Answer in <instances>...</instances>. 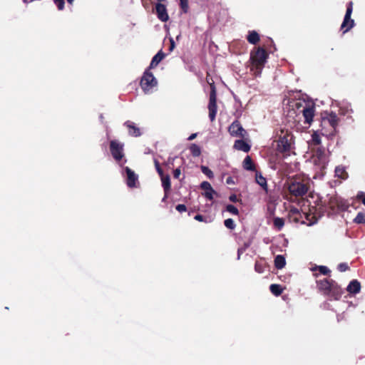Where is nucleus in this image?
Returning <instances> with one entry per match:
<instances>
[{
  "mask_svg": "<svg viewBox=\"0 0 365 365\" xmlns=\"http://www.w3.org/2000/svg\"><path fill=\"white\" fill-rule=\"evenodd\" d=\"M180 173H181L180 169V168H176L173 171V176H174V178H179V177L180 175Z\"/></svg>",
  "mask_w": 365,
  "mask_h": 365,
  "instance_id": "obj_44",
  "label": "nucleus"
},
{
  "mask_svg": "<svg viewBox=\"0 0 365 365\" xmlns=\"http://www.w3.org/2000/svg\"><path fill=\"white\" fill-rule=\"evenodd\" d=\"M327 306H328V303H324V308H327Z\"/></svg>",
  "mask_w": 365,
  "mask_h": 365,
  "instance_id": "obj_54",
  "label": "nucleus"
},
{
  "mask_svg": "<svg viewBox=\"0 0 365 365\" xmlns=\"http://www.w3.org/2000/svg\"><path fill=\"white\" fill-rule=\"evenodd\" d=\"M312 140L315 145L321 144V137L317 133H314L312 135Z\"/></svg>",
  "mask_w": 365,
  "mask_h": 365,
  "instance_id": "obj_36",
  "label": "nucleus"
},
{
  "mask_svg": "<svg viewBox=\"0 0 365 365\" xmlns=\"http://www.w3.org/2000/svg\"><path fill=\"white\" fill-rule=\"evenodd\" d=\"M194 219L195 220L199 221V222H203L204 221V217L202 215H195Z\"/></svg>",
  "mask_w": 365,
  "mask_h": 365,
  "instance_id": "obj_47",
  "label": "nucleus"
},
{
  "mask_svg": "<svg viewBox=\"0 0 365 365\" xmlns=\"http://www.w3.org/2000/svg\"><path fill=\"white\" fill-rule=\"evenodd\" d=\"M229 200L232 202H238L239 201V199L237 197V196L235 194H232L231 195L230 197H229Z\"/></svg>",
  "mask_w": 365,
  "mask_h": 365,
  "instance_id": "obj_45",
  "label": "nucleus"
},
{
  "mask_svg": "<svg viewBox=\"0 0 365 365\" xmlns=\"http://www.w3.org/2000/svg\"><path fill=\"white\" fill-rule=\"evenodd\" d=\"M165 54L161 50H160L152 58L151 62L150 63L149 67L147 69L151 70L152 68H155L160 61L165 57Z\"/></svg>",
  "mask_w": 365,
  "mask_h": 365,
  "instance_id": "obj_14",
  "label": "nucleus"
},
{
  "mask_svg": "<svg viewBox=\"0 0 365 365\" xmlns=\"http://www.w3.org/2000/svg\"><path fill=\"white\" fill-rule=\"evenodd\" d=\"M362 203L365 205V195L362 198Z\"/></svg>",
  "mask_w": 365,
  "mask_h": 365,
  "instance_id": "obj_53",
  "label": "nucleus"
},
{
  "mask_svg": "<svg viewBox=\"0 0 365 365\" xmlns=\"http://www.w3.org/2000/svg\"><path fill=\"white\" fill-rule=\"evenodd\" d=\"M180 6L183 13H187L189 9L188 0H180Z\"/></svg>",
  "mask_w": 365,
  "mask_h": 365,
  "instance_id": "obj_33",
  "label": "nucleus"
},
{
  "mask_svg": "<svg viewBox=\"0 0 365 365\" xmlns=\"http://www.w3.org/2000/svg\"><path fill=\"white\" fill-rule=\"evenodd\" d=\"M216 194V192L215 190H213V188H212L211 190H206L205 191V192L203 193V195L208 200H213V195Z\"/></svg>",
  "mask_w": 365,
  "mask_h": 365,
  "instance_id": "obj_35",
  "label": "nucleus"
},
{
  "mask_svg": "<svg viewBox=\"0 0 365 365\" xmlns=\"http://www.w3.org/2000/svg\"><path fill=\"white\" fill-rule=\"evenodd\" d=\"M217 96L215 87H212L208 103L209 118L211 121L215 119L217 113Z\"/></svg>",
  "mask_w": 365,
  "mask_h": 365,
  "instance_id": "obj_8",
  "label": "nucleus"
},
{
  "mask_svg": "<svg viewBox=\"0 0 365 365\" xmlns=\"http://www.w3.org/2000/svg\"><path fill=\"white\" fill-rule=\"evenodd\" d=\"M155 166L156 170H157L158 173L159 174V175L160 176L163 175V171L162 168H160L158 161L156 160H155Z\"/></svg>",
  "mask_w": 365,
  "mask_h": 365,
  "instance_id": "obj_42",
  "label": "nucleus"
},
{
  "mask_svg": "<svg viewBox=\"0 0 365 365\" xmlns=\"http://www.w3.org/2000/svg\"><path fill=\"white\" fill-rule=\"evenodd\" d=\"M162 186L164 189L165 192H168L170 190V178L168 175H160Z\"/></svg>",
  "mask_w": 365,
  "mask_h": 365,
  "instance_id": "obj_21",
  "label": "nucleus"
},
{
  "mask_svg": "<svg viewBox=\"0 0 365 365\" xmlns=\"http://www.w3.org/2000/svg\"><path fill=\"white\" fill-rule=\"evenodd\" d=\"M165 0H158V3H160L161 1H164Z\"/></svg>",
  "mask_w": 365,
  "mask_h": 365,
  "instance_id": "obj_55",
  "label": "nucleus"
},
{
  "mask_svg": "<svg viewBox=\"0 0 365 365\" xmlns=\"http://www.w3.org/2000/svg\"><path fill=\"white\" fill-rule=\"evenodd\" d=\"M312 162L316 168L317 172H322L326 169L328 163V155L324 148H318L312 157Z\"/></svg>",
  "mask_w": 365,
  "mask_h": 365,
  "instance_id": "obj_3",
  "label": "nucleus"
},
{
  "mask_svg": "<svg viewBox=\"0 0 365 365\" xmlns=\"http://www.w3.org/2000/svg\"><path fill=\"white\" fill-rule=\"evenodd\" d=\"M200 187L203 190H205V191L206 190H211L212 187L210 185V182H207V181H203L201 184H200Z\"/></svg>",
  "mask_w": 365,
  "mask_h": 365,
  "instance_id": "obj_38",
  "label": "nucleus"
},
{
  "mask_svg": "<svg viewBox=\"0 0 365 365\" xmlns=\"http://www.w3.org/2000/svg\"><path fill=\"white\" fill-rule=\"evenodd\" d=\"M353 222L356 224H365V212H358Z\"/></svg>",
  "mask_w": 365,
  "mask_h": 365,
  "instance_id": "obj_28",
  "label": "nucleus"
},
{
  "mask_svg": "<svg viewBox=\"0 0 365 365\" xmlns=\"http://www.w3.org/2000/svg\"><path fill=\"white\" fill-rule=\"evenodd\" d=\"M247 39L250 43L255 45L259 41V36L257 31H250Z\"/></svg>",
  "mask_w": 365,
  "mask_h": 365,
  "instance_id": "obj_23",
  "label": "nucleus"
},
{
  "mask_svg": "<svg viewBox=\"0 0 365 365\" xmlns=\"http://www.w3.org/2000/svg\"><path fill=\"white\" fill-rule=\"evenodd\" d=\"M364 196V192H359L358 194H357V197L358 198H361Z\"/></svg>",
  "mask_w": 365,
  "mask_h": 365,
  "instance_id": "obj_50",
  "label": "nucleus"
},
{
  "mask_svg": "<svg viewBox=\"0 0 365 365\" xmlns=\"http://www.w3.org/2000/svg\"><path fill=\"white\" fill-rule=\"evenodd\" d=\"M125 125L128 128L130 134L134 135L135 133L136 128H135L134 123H131L130 122H126Z\"/></svg>",
  "mask_w": 365,
  "mask_h": 365,
  "instance_id": "obj_37",
  "label": "nucleus"
},
{
  "mask_svg": "<svg viewBox=\"0 0 365 365\" xmlns=\"http://www.w3.org/2000/svg\"><path fill=\"white\" fill-rule=\"evenodd\" d=\"M255 270L259 274L263 273L264 272V264L261 262H256Z\"/></svg>",
  "mask_w": 365,
  "mask_h": 365,
  "instance_id": "obj_32",
  "label": "nucleus"
},
{
  "mask_svg": "<svg viewBox=\"0 0 365 365\" xmlns=\"http://www.w3.org/2000/svg\"><path fill=\"white\" fill-rule=\"evenodd\" d=\"M353 11V3L349 1L347 4L346 14L344 18V21L341 25V29L343 30V33L348 32L354 26V21L351 18Z\"/></svg>",
  "mask_w": 365,
  "mask_h": 365,
  "instance_id": "obj_5",
  "label": "nucleus"
},
{
  "mask_svg": "<svg viewBox=\"0 0 365 365\" xmlns=\"http://www.w3.org/2000/svg\"><path fill=\"white\" fill-rule=\"evenodd\" d=\"M225 226L230 229V230H234L236 227V225L234 222V220L231 218H228L224 221Z\"/></svg>",
  "mask_w": 365,
  "mask_h": 365,
  "instance_id": "obj_31",
  "label": "nucleus"
},
{
  "mask_svg": "<svg viewBox=\"0 0 365 365\" xmlns=\"http://www.w3.org/2000/svg\"><path fill=\"white\" fill-rule=\"evenodd\" d=\"M140 87L145 94L153 93L158 86V81L149 69H146L140 79Z\"/></svg>",
  "mask_w": 365,
  "mask_h": 365,
  "instance_id": "obj_2",
  "label": "nucleus"
},
{
  "mask_svg": "<svg viewBox=\"0 0 365 365\" xmlns=\"http://www.w3.org/2000/svg\"><path fill=\"white\" fill-rule=\"evenodd\" d=\"M337 269L340 272H345L349 269V266L346 263H340L338 265Z\"/></svg>",
  "mask_w": 365,
  "mask_h": 365,
  "instance_id": "obj_39",
  "label": "nucleus"
},
{
  "mask_svg": "<svg viewBox=\"0 0 365 365\" xmlns=\"http://www.w3.org/2000/svg\"><path fill=\"white\" fill-rule=\"evenodd\" d=\"M270 292L275 296H279L282 293V288L279 284H272L269 287Z\"/></svg>",
  "mask_w": 365,
  "mask_h": 365,
  "instance_id": "obj_26",
  "label": "nucleus"
},
{
  "mask_svg": "<svg viewBox=\"0 0 365 365\" xmlns=\"http://www.w3.org/2000/svg\"><path fill=\"white\" fill-rule=\"evenodd\" d=\"M290 193L296 197L303 196L308 190L307 185L298 181H292L288 187Z\"/></svg>",
  "mask_w": 365,
  "mask_h": 365,
  "instance_id": "obj_6",
  "label": "nucleus"
},
{
  "mask_svg": "<svg viewBox=\"0 0 365 365\" xmlns=\"http://www.w3.org/2000/svg\"><path fill=\"white\" fill-rule=\"evenodd\" d=\"M249 244H245L243 247H240L237 250V259L240 258V255L245 251V250L249 247Z\"/></svg>",
  "mask_w": 365,
  "mask_h": 365,
  "instance_id": "obj_41",
  "label": "nucleus"
},
{
  "mask_svg": "<svg viewBox=\"0 0 365 365\" xmlns=\"http://www.w3.org/2000/svg\"><path fill=\"white\" fill-rule=\"evenodd\" d=\"M339 115L347 116V118H351V114L353 113L351 105L349 103H344L339 106Z\"/></svg>",
  "mask_w": 365,
  "mask_h": 365,
  "instance_id": "obj_18",
  "label": "nucleus"
},
{
  "mask_svg": "<svg viewBox=\"0 0 365 365\" xmlns=\"http://www.w3.org/2000/svg\"><path fill=\"white\" fill-rule=\"evenodd\" d=\"M190 151H191L192 155L195 157L199 156L201 153L200 148L195 144H192L190 146Z\"/></svg>",
  "mask_w": 365,
  "mask_h": 365,
  "instance_id": "obj_29",
  "label": "nucleus"
},
{
  "mask_svg": "<svg viewBox=\"0 0 365 365\" xmlns=\"http://www.w3.org/2000/svg\"><path fill=\"white\" fill-rule=\"evenodd\" d=\"M167 193H168V192H165V196L163 197V200H162L163 201H165V200H166V198H167V197H168Z\"/></svg>",
  "mask_w": 365,
  "mask_h": 365,
  "instance_id": "obj_51",
  "label": "nucleus"
},
{
  "mask_svg": "<svg viewBox=\"0 0 365 365\" xmlns=\"http://www.w3.org/2000/svg\"><path fill=\"white\" fill-rule=\"evenodd\" d=\"M228 131L232 136L235 137H244L246 133V131L237 120L234 121L229 126Z\"/></svg>",
  "mask_w": 365,
  "mask_h": 365,
  "instance_id": "obj_10",
  "label": "nucleus"
},
{
  "mask_svg": "<svg viewBox=\"0 0 365 365\" xmlns=\"http://www.w3.org/2000/svg\"><path fill=\"white\" fill-rule=\"evenodd\" d=\"M286 264V260L283 255H278L274 259V266L277 269H282Z\"/></svg>",
  "mask_w": 365,
  "mask_h": 365,
  "instance_id": "obj_24",
  "label": "nucleus"
},
{
  "mask_svg": "<svg viewBox=\"0 0 365 365\" xmlns=\"http://www.w3.org/2000/svg\"><path fill=\"white\" fill-rule=\"evenodd\" d=\"M196 136H197V133H192V134H191V135L188 137L187 140H194V139L196 138Z\"/></svg>",
  "mask_w": 365,
  "mask_h": 365,
  "instance_id": "obj_49",
  "label": "nucleus"
},
{
  "mask_svg": "<svg viewBox=\"0 0 365 365\" xmlns=\"http://www.w3.org/2000/svg\"><path fill=\"white\" fill-rule=\"evenodd\" d=\"M226 183L227 185H233V184H235V181H234V180H233V178L232 177H228L226 179Z\"/></svg>",
  "mask_w": 365,
  "mask_h": 365,
  "instance_id": "obj_48",
  "label": "nucleus"
},
{
  "mask_svg": "<svg viewBox=\"0 0 365 365\" xmlns=\"http://www.w3.org/2000/svg\"><path fill=\"white\" fill-rule=\"evenodd\" d=\"M302 113L305 123L310 124L312 122L314 115V107L313 106H309L304 108Z\"/></svg>",
  "mask_w": 365,
  "mask_h": 365,
  "instance_id": "obj_13",
  "label": "nucleus"
},
{
  "mask_svg": "<svg viewBox=\"0 0 365 365\" xmlns=\"http://www.w3.org/2000/svg\"><path fill=\"white\" fill-rule=\"evenodd\" d=\"M335 176L338 178L346 180L348 178V173L343 165H339L335 168Z\"/></svg>",
  "mask_w": 365,
  "mask_h": 365,
  "instance_id": "obj_20",
  "label": "nucleus"
},
{
  "mask_svg": "<svg viewBox=\"0 0 365 365\" xmlns=\"http://www.w3.org/2000/svg\"><path fill=\"white\" fill-rule=\"evenodd\" d=\"M155 10L157 16L161 21L166 22L169 19L167 9L164 4L161 3L156 4Z\"/></svg>",
  "mask_w": 365,
  "mask_h": 365,
  "instance_id": "obj_12",
  "label": "nucleus"
},
{
  "mask_svg": "<svg viewBox=\"0 0 365 365\" xmlns=\"http://www.w3.org/2000/svg\"><path fill=\"white\" fill-rule=\"evenodd\" d=\"M273 223L277 230H281L284 225V220L283 218L277 217L274 218Z\"/></svg>",
  "mask_w": 365,
  "mask_h": 365,
  "instance_id": "obj_27",
  "label": "nucleus"
},
{
  "mask_svg": "<svg viewBox=\"0 0 365 365\" xmlns=\"http://www.w3.org/2000/svg\"><path fill=\"white\" fill-rule=\"evenodd\" d=\"M346 290L351 294H356L361 290V284L357 279L351 280L346 287Z\"/></svg>",
  "mask_w": 365,
  "mask_h": 365,
  "instance_id": "obj_15",
  "label": "nucleus"
},
{
  "mask_svg": "<svg viewBox=\"0 0 365 365\" xmlns=\"http://www.w3.org/2000/svg\"><path fill=\"white\" fill-rule=\"evenodd\" d=\"M53 1L59 10H63L64 7V0H53Z\"/></svg>",
  "mask_w": 365,
  "mask_h": 365,
  "instance_id": "obj_40",
  "label": "nucleus"
},
{
  "mask_svg": "<svg viewBox=\"0 0 365 365\" xmlns=\"http://www.w3.org/2000/svg\"><path fill=\"white\" fill-rule=\"evenodd\" d=\"M251 60L258 68H262L267 60V53L264 49L259 48L254 53L251 54Z\"/></svg>",
  "mask_w": 365,
  "mask_h": 365,
  "instance_id": "obj_7",
  "label": "nucleus"
},
{
  "mask_svg": "<svg viewBox=\"0 0 365 365\" xmlns=\"http://www.w3.org/2000/svg\"><path fill=\"white\" fill-rule=\"evenodd\" d=\"M126 172V183L129 187H134L135 185V174L129 168H125Z\"/></svg>",
  "mask_w": 365,
  "mask_h": 365,
  "instance_id": "obj_16",
  "label": "nucleus"
},
{
  "mask_svg": "<svg viewBox=\"0 0 365 365\" xmlns=\"http://www.w3.org/2000/svg\"><path fill=\"white\" fill-rule=\"evenodd\" d=\"M255 181L266 192H268L267 180L260 172H256Z\"/></svg>",
  "mask_w": 365,
  "mask_h": 365,
  "instance_id": "obj_17",
  "label": "nucleus"
},
{
  "mask_svg": "<svg viewBox=\"0 0 365 365\" xmlns=\"http://www.w3.org/2000/svg\"><path fill=\"white\" fill-rule=\"evenodd\" d=\"M322 120L324 123L327 122L334 130H336L339 123V118L335 113L330 112L326 113V115L322 118Z\"/></svg>",
  "mask_w": 365,
  "mask_h": 365,
  "instance_id": "obj_11",
  "label": "nucleus"
},
{
  "mask_svg": "<svg viewBox=\"0 0 365 365\" xmlns=\"http://www.w3.org/2000/svg\"><path fill=\"white\" fill-rule=\"evenodd\" d=\"M175 208L179 212H183L187 210L186 206L183 204L178 205Z\"/></svg>",
  "mask_w": 365,
  "mask_h": 365,
  "instance_id": "obj_43",
  "label": "nucleus"
},
{
  "mask_svg": "<svg viewBox=\"0 0 365 365\" xmlns=\"http://www.w3.org/2000/svg\"><path fill=\"white\" fill-rule=\"evenodd\" d=\"M317 288L330 299L339 300L342 294V290L338 284L332 280L324 279L317 281Z\"/></svg>",
  "mask_w": 365,
  "mask_h": 365,
  "instance_id": "obj_1",
  "label": "nucleus"
},
{
  "mask_svg": "<svg viewBox=\"0 0 365 365\" xmlns=\"http://www.w3.org/2000/svg\"><path fill=\"white\" fill-rule=\"evenodd\" d=\"M311 270L312 272L319 270V272L324 275H327L330 273L329 269L327 267L324 266V265H320V266L315 265L314 267H312L311 268Z\"/></svg>",
  "mask_w": 365,
  "mask_h": 365,
  "instance_id": "obj_25",
  "label": "nucleus"
},
{
  "mask_svg": "<svg viewBox=\"0 0 365 365\" xmlns=\"http://www.w3.org/2000/svg\"><path fill=\"white\" fill-rule=\"evenodd\" d=\"M234 148L247 153L250 150V145L242 140H237L235 142Z\"/></svg>",
  "mask_w": 365,
  "mask_h": 365,
  "instance_id": "obj_19",
  "label": "nucleus"
},
{
  "mask_svg": "<svg viewBox=\"0 0 365 365\" xmlns=\"http://www.w3.org/2000/svg\"><path fill=\"white\" fill-rule=\"evenodd\" d=\"M226 210L235 215H237L239 214L238 209L233 205H227L226 206Z\"/></svg>",
  "mask_w": 365,
  "mask_h": 365,
  "instance_id": "obj_34",
  "label": "nucleus"
},
{
  "mask_svg": "<svg viewBox=\"0 0 365 365\" xmlns=\"http://www.w3.org/2000/svg\"><path fill=\"white\" fill-rule=\"evenodd\" d=\"M170 45L169 51L171 52L175 48V41L173 38H170Z\"/></svg>",
  "mask_w": 365,
  "mask_h": 365,
  "instance_id": "obj_46",
  "label": "nucleus"
},
{
  "mask_svg": "<svg viewBox=\"0 0 365 365\" xmlns=\"http://www.w3.org/2000/svg\"><path fill=\"white\" fill-rule=\"evenodd\" d=\"M201 170L203 174L207 175L210 179L214 177L213 172L207 166H201Z\"/></svg>",
  "mask_w": 365,
  "mask_h": 365,
  "instance_id": "obj_30",
  "label": "nucleus"
},
{
  "mask_svg": "<svg viewBox=\"0 0 365 365\" xmlns=\"http://www.w3.org/2000/svg\"><path fill=\"white\" fill-rule=\"evenodd\" d=\"M292 136L287 133L280 137L277 141V150L284 156L289 155L292 147Z\"/></svg>",
  "mask_w": 365,
  "mask_h": 365,
  "instance_id": "obj_4",
  "label": "nucleus"
},
{
  "mask_svg": "<svg viewBox=\"0 0 365 365\" xmlns=\"http://www.w3.org/2000/svg\"><path fill=\"white\" fill-rule=\"evenodd\" d=\"M74 0H67L68 3L72 4Z\"/></svg>",
  "mask_w": 365,
  "mask_h": 365,
  "instance_id": "obj_52",
  "label": "nucleus"
},
{
  "mask_svg": "<svg viewBox=\"0 0 365 365\" xmlns=\"http://www.w3.org/2000/svg\"><path fill=\"white\" fill-rule=\"evenodd\" d=\"M243 168L246 170L253 171L255 170L252 158L250 155H247L243 160Z\"/></svg>",
  "mask_w": 365,
  "mask_h": 365,
  "instance_id": "obj_22",
  "label": "nucleus"
},
{
  "mask_svg": "<svg viewBox=\"0 0 365 365\" xmlns=\"http://www.w3.org/2000/svg\"><path fill=\"white\" fill-rule=\"evenodd\" d=\"M110 149L113 158L120 161L124 156L123 145L117 140H112L110 144Z\"/></svg>",
  "mask_w": 365,
  "mask_h": 365,
  "instance_id": "obj_9",
  "label": "nucleus"
}]
</instances>
